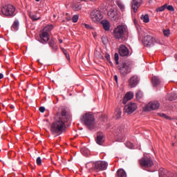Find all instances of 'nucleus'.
Returning <instances> with one entry per match:
<instances>
[{
  "instance_id": "32",
  "label": "nucleus",
  "mask_w": 177,
  "mask_h": 177,
  "mask_svg": "<svg viewBox=\"0 0 177 177\" xmlns=\"http://www.w3.org/2000/svg\"><path fill=\"white\" fill-rule=\"evenodd\" d=\"M117 132L119 135H121V133H124V126L118 128Z\"/></svg>"
},
{
  "instance_id": "14",
  "label": "nucleus",
  "mask_w": 177,
  "mask_h": 177,
  "mask_svg": "<svg viewBox=\"0 0 177 177\" xmlns=\"http://www.w3.org/2000/svg\"><path fill=\"white\" fill-rule=\"evenodd\" d=\"M143 3L142 0H133L131 2V8L133 12L136 13L138 12V9L140 8V5Z\"/></svg>"
},
{
  "instance_id": "52",
  "label": "nucleus",
  "mask_w": 177,
  "mask_h": 177,
  "mask_svg": "<svg viewBox=\"0 0 177 177\" xmlns=\"http://www.w3.org/2000/svg\"><path fill=\"white\" fill-rule=\"evenodd\" d=\"M176 125H177V122H176Z\"/></svg>"
},
{
  "instance_id": "20",
  "label": "nucleus",
  "mask_w": 177,
  "mask_h": 177,
  "mask_svg": "<svg viewBox=\"0 0 177 177\" xmlns=\"http://www.w3.org/2000/svg\"><path fill=\"white\" fill-rule=\"evenodd\" d=\"M152 84L153 85V86H158V85H160V84H161V80H160V78L157 76H153L152 77Z\"/></svg>"
},
{
  "instance_id": "36",
  "label": "nucleus",
  "mask_w": 177,
  "mask_h": 177,
  "mask_svg": "<svg viewBox=\"0 0 177 177\" xmlns=\"http://www.w3.org/2000/svg\"><path fill=\"white\" fill-rule=\"evenodd\" d=\"M63 52H64V54L65 55L66 59L68 60H70V55H68V53L67 52V50L63 49Z\"/></svg>"
},
{
  "instance_id": "40",
  "label": "nucleus",
  "mask_w": 177,
  "mask_h": 177,
  "mask_svg": "<svg viewBox=\"0 0 177 177\" xmlns=\"http://www.w3.org/2000/svg\"><path fill=\"white\" fill-rule=\"evenodd\" d=\"M55 40L53 39H51L50 41H49V46H51V48H55Z\"/></svg>"
},
{
  "instance_id": "9",
  "label": "nucleus",
  "mask_w": 177,
  "mask_h": 177,
  "mask_svg": "<svg viewBox=\"0 0 177 177\" xmlns=\"http://www.w3.org/2000/svg\"><path fill=\"white\" fill-rule=\"evenodd\" d=\"M160 107V103L157 101L150 102L144 108V111H150L151 110H157Z\"/></svg>"
},
{
  "instance_id": "18",
  "label": "nucleus",
  "mask_w": 177,
  "mask_h": 177,
  "mask_svg": "<svg viewBox=\"0 0 177 177\" xmlns=\"http://www.w3.org/2000/svg\"><path fill=\"white\" fill-rule=\"evenodd\" d=\"M96 143L97 145H100V146L101 145H103V143H104V136L103 135V133H100L97 134L96 138Z\"/></svg>"
},
{
  "instance_id": "16",
  "label": "nucleus",
  "mask_w": 177,
  "mask_h": 177,
  "mask_svg": "<svg viewBox=\"0 0 177 177\" xmlns=\"http://www.w3.org/2000/svg\"><path fill=\"white\" fill-rule=\"evenodd\" d=\"M133 99V93L132 91H129L123 98L124 104H127L129 100H132Z\"/></svg>"
},
{
  "instance_id": "30",
  "label": "nucleus",
  "mask_w": 177,
  "mask_h": 177,
  "mask_svg": "<svg viewBox=\"0 0 177 177\" xmlns=\"http://www.w3.org/2000/svg\"><path fill=\"white\" fill-rule=\"evenodd\" d=\"M167 9V4H165L162 6L161 7H159L158 8L156 9V12H164Z\"/></svg>"
},
{
  "instance_id": "22",
  "label": "nucleus",
  "mask_w": 177,
  "mask_h": 177,
  "mask_svg": "<svg viewBox=\"0 0 177 177\" xmlns=\"http://www.w3.org/2000/svg\"><path fill=\"white\" fill-rule=\"evenodd\" d=\"M116 5L120 9L121 12H125V6L124 5V3H122V2H121V1L117 0Z\"/></svg>"
},
{
  "instance_id": "39",
  "label": "nucleus",
  "mask_w": 177,
  "mask_h": 177,
  "mask_svg": "<svg viewBox=\"0 0 177 177\" xmlns=\"http://www.w3.org/2000/svg\"><path fill=\"white\" fill-rule=\"evenodd\" d=\"M171 96H172V97L169 98V100H174L176 99V97H177V93H171Z\"/></svg>"
},
{
  "instance_id": "15",
  "label": "nucleus",
  "mask_w": 177,
  "mask_h": 177,
  "mask_svg": "<svg viewBox=\"0 0 177 177\" xmlns=\"http://www.w3.org/2000/svg\"><path fill=\"white\" fill-rule=\"evenodd\" d=\"M138 83L139 79L136 75L131 77L129 80V86H131V88H135Z\"/></svg>"
},
{
  "instance_id": "46",
  "label": "nucleus",
  "mask_w": 177,
  "mask_h": 177,
  "mask_svg": "<svg viewBox=\"0 0 177 177\" xmlns=\"http://www.w3.org/2000/svg\"><path fill=\"white\" fill-rule=\"evenodd\" d=\"M114 80H115V82H118V76H117V75H115L114 76Z\"/></svg>"
},
{
  "instance_id": "38",
  "label": "nucleus",
  "mask_w": 177,
  "mask_h": 177,
  "mask_svg": "<svg viewBox=\"0 0 177 177\" xmlns=\"http://www.w3.org/2000/svg\"><path fill=\"white\" fill-rule=\"evenodd\" d=\"M36 163L37 165H41L42 164V160L41 159V157H38L36 160Z\"/></svg>"
},
{
  "instance_id": "26",
  "label": "nucleus",
  "mask_w": 177,
  "mask_h": 177,
  "mask_svg": "<svg viewBox=\"0 0 177 177\" xmlns=\"http://www.w3.org/2000/svg\"><path fill=\"white\" fill-rule=\"evenodd\" d=\"M53 30V25H48L44 28L43 31L46 32H49V31H52Z\"/></svg>"
},
{
  "instance_id": "42",
  "label": "nucleus",
  "mask_w": 177,
  "mask_h": 177,
  "mask_svg": "<svg viewBox=\"0 0 177 177\" xmlns=\"http://www.w3.org/2000/svg\"><path fill=\"white\" fill-rule=\"evenodd\" d=\"M105 59L107 60V62H110V55H109L108 53H106L105 55Z\"/></svg>"
},
{
  "instance_id": "41",
  "label": "nucleus",
  "mask_w": 177,
  "mask_h": 177,
  "mask_svg": "<svg viewBox=\"0 0 177 177\" xmlns=\"http://www.w3.org/2000/svg\"><path fill=\"white\" fill-rule=\"evenodd\" d=\"M30 17L32 20H33L34 21H37V20H39V18H37V15H32Z\"/></svg>"
},
{
  "instance_id": "44",
  "label": "nucleus",
  "mask_w": 177,
  "mask_h": 177,
  "mask_svg": "<svg viewBox=\"0 0 177 177\" xmlns=\"http://www.w3.org/2000/svg\"><path fill=\"white\" fill-rule=\"evenodd\" d=\"M160 117H162L163 118H169V117H168L167 115L164 114V113H160Z\"/></svg>"
},
{
  "instance_id": "8",
  "label": "nucleus",
  "mask_w": 177,
  "mask_h": 177,
  "mask_svg": "<svg viewBox=\"0 0 177 177\" xmlns=\"http://www.w3.org/2000/svg\"><path fill=\"white\" fill-rule=\"evenodd\" d=\"M143 42L145 46L151 48V46H154V44L157 42V41L156 40V38L152 36L147 35L144 37Z\"/></svg>"
},
{
  "instance_id": "47",
  "label": "nucleus",
  "mask_w": 177,
  "mask_h": 177,
  "mask_svg": "<svg viewBox=\"0 0 177 177\" xmlns=\"http://www.w3.org/2000/svg\"><path fill=\"white\" fill-rule=\"evenodd\" d=\"M104 39H106V38H102V42H103V44H104V45H106V44H107V42L105 41Z\"/></svg>"
},
{
  "instance_id": "2",
  "label": "nucleus",
  "mask_w": 177,
  "mask_h": 177,
  "mask_svg": "<svg viewBox=\"0 0 177 177\" xmlns=\"http://www.w3.org/2000/svg\"><path fill=\"white\" fill-rule=\"evenodd\" d=\"M107 162L102 160H98L95 162H88L86 164V168L88 171H104L107 169Z\"/></svg>"
},
{
  "instance_id": "23",
  "label": "nucleus",
  "mask_w": 177,
  "mask_h": 177,
  "mask_svg": "<svg viewBox=\"0 0 177 177\" xmlns=\"http://www.w3.org/2000/svg\"><path fill=\"white\" fill-rule=\"evenodd\" d=\"M117 175L118 177H127V172H125V170L120 169L117 171Z\"/></svg>"
},
{
  "instance_id": "1",
  "label": "nucleus",
  "mask_w": 177,
  "mask_h": 177,
  "mask_svg": "<svg viewBox=\"0 0 177 177\" xmlns=\"http://www.w3.org/2000/svg\"><path fill=\"white\" fill-rule=\"evenodd\" d=\"M70 115H67L66 111L59 112L55 116V121L51 125L50 131L53 135H57V133H62L64 127H66L65 122L68 121Z\"/></svg>"
},
{
  "instance_id": "31",
  "label": "nucleus",
  "mask_w": 177,
  "mask_h": 177,
  "mask_svg": "<svg viewBox=\"0 0 177 177\" xmlns=\"http://www.w3.org/2000/svg\"><path fill=\"white\" fill-rule=\"evenodd\" d=\"M78 19H80V16L78 15H75L72 18V21L73 23H77V21H78Z\"/></svg>"
},
{
  "instance_id": "28",
  "label": "nucleus",
  "mask_w": 177,
  "mask_h": 177,
  "mask_svg": "<svg viewBox=\"0 0 177 177\" xmlns=\"http://www.w3.org/2000/svg\"><path fill=\"white\" fill-rule=\"evenodd\" d=\"M81 153L83 156H88L89 151L88 149H86V148H82Z\"/></svg>"
},
{
  "instance_id": "37",
  "label": "nucleus",
  "mask_w": 177,
  "mask_h": 177,
  "mask_svg": "<svg viewBox=\"0 0 177 177\" xmlns=\"http://www.w3.org/2000/svg\"><path fill=\"white\" fill-rule=\"evenodd\" d=\"M126 146L127 147H129V149H133V144L131 142H127Z\"/></svg>"
},
{
  "instance_id": "45",
  "label": "nucleus",
  "mask_w": 177,
  "mask_h": 177,
  "mask_svg": "<svg viewBox=\"0 0 177 177\" xmlns=\"http://www.w3.org/2000/svg\"><path fill=\"white\" fill-rule=\"evenodd\" d=\"M82 7L81 6V5H78L77 6V8H75V10H81V8H82Z\"/></svg>"
},
{
  "instance_id": "33",
  "label": "nucleus",
  "mask_w": 177,
  "mask_h": 177,
  "mask_svg": "<svg viewBox=\"0 0 177 177\" xmlns=\"http://www.w3.org/2000/svg\"><path fill=\"white\" fill-rule=\"evenodd\" d=\"M82 27H85L87 30H92V28H93L91 25H88L86 24H82Z\"/></svg>"
},
{
  "instance_id": "34",
  "label": "nucleus",
  "mask_w": 177,
  "mask_h": 177,
  "mask_svg": "<svg viewBox=\"0 0 177 177\" xmlns=\"http://www.w3.org/2000/svg\"><path fill=\"white\" fill-rule=\"evenodd\" d=\"M114 59H115V64H118V60H120V56L118 55V53H115Z\"/></svg>"
},
{
  "instance_id": "10",
  "label": "nucleus",
  "mask_w": 177,
  "mask_h": 177,
  "mask_svg": "<svg viewBox=\"0 0 177 177\" xmlns=\"http://www.w3.org/2000/svg\"><path fill=\"white\" fill-rule=\"evenodd\" d=\"M108 16L111 20L113 21H115V20H118V11H117V9L115 8L112 7L108 11Z\"/></svg>"
},
{
  "instance_id": "35",
  "label": "nucleus",
  "mask_w": 177,
  "mask_h": 177,
  "mask_svg": "<svg viewBox=\"0 0 177 177\" xmlns=\"http://www.w3.org/2000/svg\"><path fill=\"white\" fill-rule=\"evenodd\" d=\"M166 8L167 9V10H169L170 12H174L175 10V9H174V6H168L167 4Z\"/></svg>"
},
{
  "instance_id": "6",
  "label": "nucleus",
  "mask_w": 177,
  "mask_h": 177,
  "mask_svg": "<svg viewBox=\"0 0 177 177\" xmlns=\"http://www.w3.org/2000/svg\"><path fill=\"white\" fill-rule=\"evenodd\" d=\"M140 165L141 167H145V168H150L154 165V162L151 160V158L149 157H143L140 160Z\"/></svg>"
},
{
  "instance_id": "29",
  "label": "nucleus",
  "mask_w": 177,
  "mask_h": 177,
  "mask_svg": "<svg viewBox=\"0 0 177 177\" xmlns=\"http://www.w3.org/2000/svg\"><path fill=\"white\" fill-rule=\"evenodd\" d=\"M163 35H164V37H165L166 38H168V37L171 35V31L169 30V29L163 30Z\"/></svg>"
},
{
  "instance_id": "11",
  "label": "nucleus",
  "mask_w": 177,
  "mask_h": 177,
  "mask_svg": "<svg viewBox=\"0 0 177 177\" xmlns=\"http://www.w3.org/2000/svg\"><path fill=\"white\" fill-rule=\"evenodd\" d=\"M119 71L122 75H127L131 73V67L129 64L123 63L119 68Z\"/></svg>"
},
{
  "instance_id": "4",
  "label": "nucleus",
  "mask_w": 177,
  "mask_h": 177,
  "mask_svg": "<svg viewBox=\"0 0 177 177\" xmlns=\"http://www.w3.org/2000/svg\"><path fill=\"white\" fill-rule=\"evenodd\" d=\"M81 120L86 125L89 129H93L95 127V117L90 113H86L82 115Z\"/></svg>"
},
{
  "instance_id": "24",
  "label": "nucleus",
  "mask_w": 177,
  "mask_h": 177,
  "mask_svg": "<svg viewBox=\"0 0 177 177\" xmlns=\"http://www.w3.org/2000/svg\"><path fill=\"white\" fill-rule=\"evenodd\" d=\"M11 29L12 31H17V30H19V21H15Z\"/></svg>"
},
{
  "instance_id": "7",
  "label": "nucleus",
  "mask_w": 177,
  "mask_h": 177,
  "mask_svg": "<svg viewBox=\"0 0 177 177\" xmlns=\"http://www.w3.org/2000/svg\"><path fill=\"white\" fill-rule=\"evenodd\" d=\"M91 19L92 21L96 23L97 21H100L103 19V15L100 11L94 10L91 12Z\"/></svg>"
},
{
  "instance_id": "3",
  "label": "nucleus",
  "mask_w": 177,
  "mask_h": 177,
  "mask_svg": "<svg viewBox=\"0 0 177 177\" xmlns=\"http://www.w3.org/2000/svg\"><path fill=\"white\" fill-rule=\"evenodd\" d=\"M128 34V28L124 24L117 26L113 30V35L116 39H124Z\"/></svg>"
},
{
  "instance_id": "5",
  "label": "nucleus",
  "mask_w": 177,
  "mask_h": 177,
  "mask_svg": "<svg viewBox=\"0 0 177 177\" xmlns=\"http://www.w3.org/2000/svg\"><path fill=\"white\" fill-rule=\"evenodd\" d=\"M16 8L12 4H7L1 8V12L4 16H13Z\"/></svg>"
},
{
  "instance_id": "49",
  "label": "nucleus",
  "mask_w": 177,
  "mask_h": 177,
  "mask_svg": "<svg viewBox=\"0 0 177 177\" xmlns=\"http://www.w3.org/2000/svg\"><path fill=\"white\" fill-rule=\"evenodd\" d=\"M3 78V74L0 73V80H2Z\"/></svg>"
},
{
  "instance_id": "48",
  "label": "nucleus",
  "mask_w": 177,
  "mask_h": 177,
  "mask_svg": "<svg viewBox=\"0 0 177 177\" xmlns=\"http://www.w3.org/2000/svg\"><path fill=\"white\" fill-rule=\"evenodd\" d=\"M58 41H59V44H63V39H59Z\"/></svg>"
},
{
  "instance_id": "25",
  "label": "nucleus",
  "mask_w": 177,
  "mask_h": 177,
  "mask_svg": "<svg viewBox=\"0 0 177 177\" xmlns=\"http://www.w3.org/2000/svg\"><path fill=\"white\" fill-rule=\"evenodd\" d=\"M141 20H142L144 23H149V21H150V19L149 18V15H142Z\"/></svg>"
},
{
  "instance_id": "19",
  "label": "nucleus",
  "mask_w": 177,
  "mask_h": 177,
  "mask_svg": "<svg viewBox=\"0 0 177 177\" xmlns=\"http://www.w3.org/2000/svg\"><path fill=\"white\" fill-rule=\"evenodd\" d=\"M101 24L102 25V27L105 31L110 30V21L107 20H102L101 21Z\"/></svg>"
},
{
  "instance_id": "43",
  "label": "nucleus",
  "mask_w": 177,
  "mask_h": 177,
  "mask_svg": "<svg viewBox=\"0 0 177 177\" xmlns=\"http://www.w3.org/2000/svg\"><path fill=\"white\" fill-rule=\"evenodd\" d=\"M39 111H40V113H45V107L41 106L39 109Z\"/></svg>"
},
{
  "instance_id": "51",
  "label": "nucleus",
  "mask_w": 177,
  "mask_h": 177,
  "mask_svg": "<svg viewBox=\"0 0 177 177\" xmlns=\"http://www.w3.org/2000/svg\"><path fill=\"white\" fill-rule=\"evenodd\" d=\"M92 2H95V1H96V0H91Z\"/></svg>"
},
{
  "instance_id": "13",
  "label": "nucleus",
  "mask_w": 177,
  "mask_h": 177,
  "mask_svg": "<svg viewBox=\"0 0 177 177\" xmlns=\"http://www.w3.org/2000/svg\"><path fill=\"white\" fill-rule=\"evenodd\" d=\"M119 54L122 57L129 56V50L124 45H120L119 48Z\"/></svg>"
},
{
  "instance_id": "12",
  "label": "nucleus",
  "mask_w": 177,
  "mask_h": 177,
  "mask_svg": "<svg viewBox=\"0 0 177 177\" xmlns=\"http://www.w3.org/2000/svg\"><path fill=\"white\" fill-rule=\"evenodd\" d=\"M136 109H138V105L136 103H129L124 106V112L127 114H132Z\"/></svg>"
},
{
  "instance_id": "17",
  "label": "nucleus",
  "mask_w": 177,
  "mask_h": 177,
  "mask_svg": "<svg viewBox=\"0 0 177 177\" xmlns=\"http://www.w3.org/2000/svg\"><path fill=\"white\" fill-rule=\"evenodd\" d=\"M40 39L43 42H48L49 41V33L43 30L40 34Z\"/></svg>"
},
{
  "instance_id": "21",
  "label": "nucleus",
  "mask_w": 177,
  "mask_h": 177,
  "mask_svg": "<svg viewBox=\"0 0 177 177\" xmlns=\"http://www.w3.org/2000/svg\"><path fill=\"white\" fill-rule=\"evenodd\" d=\"M121 114H122L121 109L117 108L115 110V112L113 114V118H115V120H118L119 118H121Z\"/></svg>"
},
{
  "instance_id": "27",
  "label": "nucleus",
  "mask_w": 177,
  "mask_h": 177,
  "mask_svg": "<svg viewBox=\"0 0 177 177\" xmlns=\"http://www.w3.org/2000/svg\"><path fill=\"white\" fill-rule=\"evenodd\" d=\"M136 97L138 100H139L140 99H142V97H143V93L142 92V91H138L136 93Z\"/></svg>"
},
{
  "instance_id": "50",
  "label": "nucleus",
  "mask_w": 177,
  "mask_h": 177,
  "mask_svg": "<svg viewBox=\"0 0 177 177\" xmlns=\"http://www.w3.org/2000/svg\"><path fill=\"white\" fill-rule=\"evenodd\" d=\"M35 1H36V2H39L40 0H35Z\"/></svg>"
}]
</instances>
